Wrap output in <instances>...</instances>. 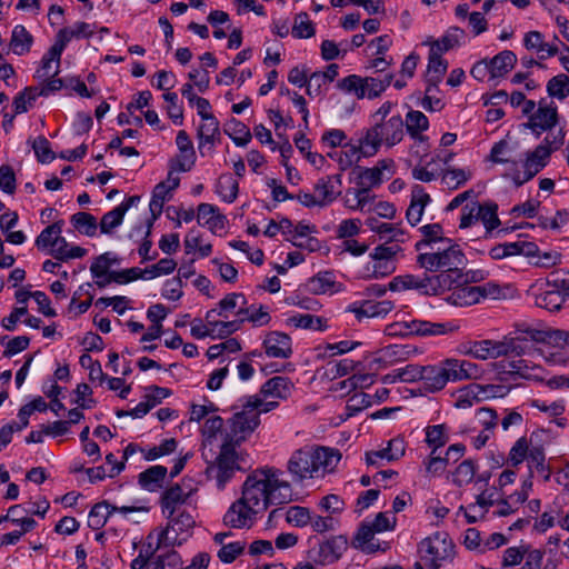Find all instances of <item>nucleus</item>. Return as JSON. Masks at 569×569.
Here are the masks:
<instances>
[{
	"mask_svg": "<svg viewBox=\"0 0 569 569\" xmlns=\"http://www.w3.org/2000/svg\"><path fill=\"white\" fill-rule=\"evenodd\" d=\"M246 548V542L242 540H237L234 543H223V546L218 550L217 557L223 563L233 562L240 555L243 553Z\"/></svg>",
	"mask_w": 569,
	"mask_h": 569,
	"instance_id": "864d4df0",
	"label": "nucleus"
},
{
	"mask_svg": "<svg viewBox=\"0 0 569 569\" xmlns=\"http://www.w3.org/2000/svg\"><path fill=\"white\" fill-rule=\"evenodd\" d=\"M448 69V62L442 59L437 50H430L428 57V67L426 72V81L441 82Z\"/></svg>",
	"mask_w": 569,
	"mask_h": 569,
	"instance_id": "473e14b6",
	"label": "nucleus"
},
{
	"mask_svg": "<svg viewBox=\"0 0 569 569\" xmlns=\"http://www.w3.org/2000/svg\"><path fill=\"white\" fill-rule=\"evenodd\" d=\"M63 221H57L47 228H44L41 233L36 239V246L38 248H47L52 247V242H54V238H57L62 232Z\"/></svg>",
	"mask_w": 569,
	"mask_h": 569,
	"instance_id": "052dcab7",
	"label": "nucleus"
},
{
	"mask_svg": "<svg viewBox=\"0 0 569 569\" xmlns=\"http://www.w3.org/2000/svg\"><path fill=\"white\" fill-rule=\"evenodd\" d=\"M239 184L230 174H222L217 182L216 191L228 203L236 200Z\"/></svg>",
	"mask_w": 569,
	"mask_h": 569,
	"instance_id": "58836bf2",
	"label": "nucleus"
},
{
	"mask_svg": "<svg viewBox=\"0 0 569 569\" xmlns=\"http://www.w3.org/2000/svg\"><path fill=\"white\" fill-rule=\"evenodd\" d=\"M167 472L163 466H152L139 475V485L149 491H157L162 487Z\"/></svg>",
	"mask_w": 569,
	"mask_h": 569,
	"instance_id": "7c9ffc66",
	"label": "nucleus"
},
{
	"mask_svg": "<svg viewBox=\"0 0 569 569\" xmlns=\"http://www.w3.org/2000/svg\"><path fill=\"white\" fill-rule=\"evenodd\" d=\"M531 551V548L526 545H521L519 547H509L503 551L502 557V566L503 567H515L521 563V561L527 557L528 552Z\"/></svg>",
	"mask_w": 569,
	"mask_h": 569,
	"instance_id": "6e6d98bb",
	"label": "nucleus"
},
{
	"mask_svg": "<svg viewBox=\"0 0 569 569\" xmlns=\"http://www.w3.org/2000/svg\"><path fill=\"white\" fill-rule=\"evenodd\" d=\"M491 70V78H500L513 69L517 56L510 50H503L488 60Z\"/></svg>",
	"mask_w": 569,
	"mask_h": 569,
	"instance_id": "c85d7f7f",
	"label": "nucleus"
},
{
	"mask_svg": "<svg viewBox=\"0 0 569 569\" xmlns=\"http://www.w3.org/2000/svg\"><path fill=\"white\" fill-rule=\"evenodd\" d=\"M315 32V26L309 19L308 13H298L295 18V23L291 31L292 36L297 39H307L313 37Z\"/></svg>",
	"mask_w": 569,
	"mask_h": 569,
	"instance_id": "49530a36",
	"label": "nucleus"
},
{
	"mask_svg": "<svg viewBox=\"0 0 569 569\" xmlns=\"http://www.w3.org/2000/svg\"><path fill=\"white\" fill-rule=\"evenodd\" d=\"M558 119L557 106L552 101L548 102L546 99H541L526 126L539 137L542 132L551 131L558 124Z\"/></svg>",
	"mask_w": 569,
	"mask_h": 569,
	"instance_id": "ddd939ff",
	"label": "nucleus"
},
{
	"mask_svg": "<svg viewBox=\"0 0 569 569\" xmlns=\"http://www.w3.org/2000/svg\"><path fill=\"white\" fill-rule=\"evenodd\" d=\"M338 87L348 93H353L358 99L365 98L363 78L360 76H348L338 82Z\"/></svg>",
	"mask_w": 569,
	"mask_h": 569,
	"instance_id": "0e129e2a",
	"label": "nucleus"
},
{
	"mask_svg": "<svg viewBox=\"0 0 569 569\" xmlns=\"http://www.w3.org/2000/svg\"><path fill=\"white\" fill-rule=\"evenodd\" d=\"M448 300L456 306H471L479 302V290L477 286H455Z\"/></svg>",
	"mask_w": 569,
	"mask_h": 569,
	"instance_id": "2f4dec72",
	"label": "nucleus"
},
{
	"mask_svg": "<svg viewBox=\"0 0 569 569\" xmlns=\"http://www.w3.org/2000/svg\"><path fill=\"white\" fill-rule=\"evenodd\" d=\"M239 320L251 322L256 327L267 326L271 321L269 308L263 305H250V313L248 317H241Z\"/></svg>",
	"mask_w": 569,
	"mask_h": 569,
	"instance_id": "13d9d810",
	"label": "nucleus"
},
{
	"mask_svg": "<svg viewBox=\"0 0 569 569\" xmlns=\"http://www.w3.org/2000/svg\"><path fill=\"white\" fill-rule=\"evenodd\" d=\"M72 226L82 234L93 237L97 233V219L88 212H77L71 216Z\"/></svg>",
	"mask_w": 569,
	"mask_h": 569,
	"instance_id": "ea45409f",
	"label": "nucleus"
},
{
	"mask_svg": "<svg viewBox=\"0 0 569 569\" xmlns=\"http://www.w3.org/2000/svg\"><path fill=\"white\" fill-rule=\"evenodd\" d=\"M527 460H528V467L530 469V473H532L533 470H536L537 472L547 471L546 465H545V461H546L545 450L541 446H532L528 451Z\"/></svg>",
	"mask_w": 569,
	"mask_h": 569,
	"instance_id": "338daca9",
	"label": "nucleus"
},
{
	"mask_svg": "<svg viewBox=\"0 0 569 569\" xmlns=\"http://www.w3.org/2000/svg\"><path fill=\"white\" fill-rule=\"evenodd\" d=\"M242 410L236 412L231 419L228 420L229 431L226 433L224 442H231L234 446L240 445L250 436L259 426L260 419L258 409L242 406Z\"/></svg>",
	"mask_w": 569,
	"mask_h": 569,
	"instance_id": "1a4fd4ad",
	"label": "nucleus"
},
{
	"mask_svg": "<svg viewBox=\"0 0 569 569\" xmlns=\"http://www.w3.org/2000/svg\"><path fill=\"white\" fill-rule=\"evenodd\" d=\"M412 350L406 345H389L380 349L377 353L376 361L385 366L393 365L407 360Z\"/></svg>",
	"mask_w": 569,
	"mask_h": 569,
	"instance_id": "a878e982",
	"label": "nucleus"
},
{
	"mask_svg": "<svg viewBox=\"0 0 569 569\" xmlns=\"http://www.w3.org/2000/svg\"><path fill=\"white\" fill-rule=\"evenodd\" d=\"M382 181L381 171L373 168H360L357 177V186L368 188L369 190L379 186Z\"/></svg>",
	"mask_w": 569,
	"mask_h": 569,
	"instance_id": "5fc2aeb1",
	"label": "nucleus"
},
{
	"mask_svg": "<svg viewBox=\"0 0 569 569\" xmlns=\"http://www.w3.org/2000/svg\"><path fill=\"white\" fill-rule=\"evenodd\" d=\"M471 178V172L465 169L448 168L442 171V182L451 189H457Z\"/></svg>",
	"mask_w": 569,
	"mask_h": 569,
	"instance_id": "09e8293b",
	"label": "nucleus"
},
{
	"mask_svg": "<svg viewBox=\"0 0 569 569\" xmlns=\"http://www.w3.org/2000/svg\"><path fill=\"white\" fill-rule=\"evenodd\" d=\"M342 188V176L340 173L325 176L317 180L313 191L321 202V208L332 203L340 194Z\"/></svg>",
	"mask_w": 569,
	"mask_h": 569,
	"instance_id": "4468645a",
	"label": "nucleus"
},
{
	"mask_svg": "<svg viewBox=\"0 0 569 569\" xmlns=\"http://www.w3.org/2000/svg\"><path fill=\"white\" fill-rule=\"evenodd\" d=\"M220 136L219 121L216 117H207V119L202 120V123L199 126L197 131V137L199 139L198 149L201 153L206 144L213 146L216 139Z\"/></svg>",
	"mask_w": 569,
	"mask_h": 569,
	"instance_id": "c756f323",
	"label": "nucleus"
},
{
	"mask_svg": "<svg viewBox=\"0 0 569 569\" xmlns=\"http://www.w3.org/2000/svg\"><path fill=\"white\" fill-rule=\"evenodd\" d=\"M341 459L337 449L327 447H303L292 452L287 463V470L292 481L302 482L306 479L332 472Z\"/></svg>",
	"mask_w": 569,
	"mask_h": 569,
	"instance_id": "7ed1b4c3",
	"label": "nucleus"
},
{
	"mask_svg": "<svg viewBox=\"0 0 569 569\" xmlns=\"http://www.w3.org/2000/svg\"><path fill=\"white\" fill-rule=\"evenodd\" d=\"M533 332H548V329H538L526 323L518 325L513 335L508 336L510 356L523 357L539 352L536 343H546V341L533 338Z\"/></svg>",
	"mask_w": 569,
	"mask_h": 569,
	"instance_id": "9b49d317",
	"label": "nucleus"
},
{
	"mask_svg": "<svg viewBox=\"0 0 569 569\" xmlns=\"http://www.w3.org/2000/svg\"><path fill=\"white\" fill-rule=\"evenodd\" d=\"M262 347L266 356L270 358L288 359L292 355L291 338L280 331L268 332Z\"/></svg>",
	"mask_w": 569,
	"mask_h": 569,
	"instance_id": "dca6fc26",
	"label": "nucleus"
},
{
	"mask_svg": "<svg viewBox=\"0 0 569 569\" xmlns=\"http://www.w3.org/2000/svg\"><path fill=\"white\" fill-rule=\"evenodd\" d=\"M545 551L541 549H531L525 558L520 569H556L555 566L543 565Z\"/></svg>",
	"mask_w": 569,
	"mask_h": 569,
	"instance_id": "774afa93",
	"label": "nucleus"
},
{
	"mask_svg": "<svg viewBox=\"0 0 569 569\" xmlns=\"http://www.w3.org/2000/svg\"><path fill=\"white\" fill-rule=\"evenodd\" d=\"M32 41V36L23 26L18 24L13 28L10 46L16 54L22 56L29 52Z\"/></svg>",
	"mask_w": 569,
	"mask_h": 569,
	"instance_id": "c9c22d12",
	"label": "nucleus"
},
{
	"mask_svg": "<svg viewBox=\"0 0 569 569\" xmlns=\"http://www.w3.org/2000/svg\"><path fill=\"white\" fill-rule=\"evenodd\" d=\"M550 156L545 147H536L532 151L528 152L523 162V168L527 170V179H532L539 173L547 166Z\"/></svg>",
	"mask_w": 569,
	"mask_h": 569,
	"instance_id": "cd10ccee",
	"label": "nucleus"
},
{
	"mask_svg": "<svg viewBox=\"0 0 569 569\" xmlns=\"http://www.w3.org/2000/svg\"><path fill=\"white\" fill-rule=\"evenodd\" d=\"M480 376L479 367L468 360L448 358L438 365L423 366L421 389L426 392L442 390L448 382L477 379Z\"/></svg>",
	"mask_w": 569,
	"mask_h": 569,
	"instance_id": "20e7f679",
	"label": "nucleus"
},
{
	"mask_svg": "<svg viewBox=\"0 0 569 569\" xmlns=\"http://www.w3.org/2000/svg\"><path fill=\"white\" fill-rule=\"evenodd\" d=\"M396 517L388 516L386 512H379L371 523H362L357 532L356 539L363 551L376 552L379 550V543L375 542V533L386 530H392L396 526Z\"/></svg>",
	"mask_w": 569,
	"mask_h": 569,
	"instance_id": "9d476101",
	"label": "nucleus"
},
{
	"mask_svg": "<svg viewBox=\"0 0 569 569\" xmlns=\"http://www.w3.org/2000/svg\"><path fill=\"white\" fill-rule=\"evenodd\" d=\"M116 510L117 507L110 505L108 501L96 503L89 512V527L94 530L101 529Z\"/></svg>",
	"mask_w": 569,
	"mask_h": 569,
	"instance_id": "f704fd0d",
	"label": "nucleus"
},
{
	"mask_svg": "<svg viewBox=\"0 0 569 569\" xmlns=\"http://www.w3.org/2000/svg\"><path fill=\"white\" fill-rule=\"evenodd\" d=\"M348 540L343 536H336L319 545L317 560L320 563H332L337 561L347 550Z\"/></svg>",
	"mask_w": 569,
	"mask_h": 569,
	"instance_id": "f3484780",
	"label": "nucleus"
},
{
	"mask_svg": "<svg viewBox=\"0 0 569 569\" xmlns=\"http://www.w3.org/2000/svg\"><path fill=\"white\" fill-rule=\"evenodd\" d=\"M533 338L552 347L569 349V331L566 330L548 329V332H533Z\"/></svg>",
	"mask_w": 569,
	"mask_h": 569,
	"instance_id": "a19ab883",
	"label": "nucleus"
},
{
	"mask_svg": "<svg viewBox=\"0 0 569 569\" xmlns=\"http://www.w3.org/2000/svg\"><path fill=\"white\" fill-rule=\"evenodd\" d=\"M192 489L186 491L182 486L176 483L166 489L161 496V508L166 517H171L178 510V507L187 501L191 496Z\"/></svg>",
	"mask_w": 569,
	"mask_h": 569,
	"instance_id": "a211bd4d",
	"label": "nucleus"
},
{
	"mask_svg": "<svg viewBox=\"0 0 569 569\" xmlns=\"http://www.w3.org/2000/svg\"><path fill=\"white\" fill-rule=\"evenodd\" d=\"M389 289L392 291L417 290L419 293L426 296L443 293L432 274L428 273L423 276L405 274L395 277L389 283Z\"/></svg>",
	"mask_w": 569,
	"mask_h": 569,
	"instance_id": "f8f14e48",
	"label": "nucleus"
},
{
	"mask_svg": "<svg viewBox=\"0 0 569 569\" xmlns=\"http://www.w3.org/2000/svg\"><path fill=\"white\" fill-rule=\"evenodd\" d=\"M480 212L481 203H479L478 201H471L469 203H466L462 208L459 228L466 229L480 221Z\"/></svg>",
	"mask_w": 569,
	"mask_h": 569,
	"instance_id": "4d7b16f0",
	"label": "nucleus"
},
{
	"mask_svg": "<svg viewBox=\"0 0 569 569\" xmlns=\"http://www.w3.org/2000/svg\"><path fill=\"white\" fill-rule=\"evenodd\" d=\"M405 455V445L400 439H391L388 446L380 450L369 451L366 453V461L368 465L378 466L379 460L393 461L398 460Z\"/></svg>",
	"mask_w": 569,
	"mask_h": 569,
	"instance_id": "4be33fe9",
	"label": "nucleus"
},
{
	"mask_svg": "<svg viewBox=\"0 0 569 569\" xmlns=\"http://www.w3.org/2000/svg\"><path fill=\"white\" fill-rule=\"evenodd\" d=\"M551 289L542 291L536 297V305L548 311L555 312L561 309L565 298L560 289L550 287Z\"/></svg>",
	"mask_w": 569,
	"mask_h": 569,
	"instance_id": "72a5a7b5",
	"label": "nucleus"
},
{
	"mask_svg": "<svg viewBox=\"0 0 569 569\" xmlns=\"http://www.w3.org/2000/svg\"><path fill=\"white\" fill-rule=\"evenodd\" d=\"M405 136V122L400 114L380 119L360 139L363 157L375 156L381 146L392 148L400 143Z\"/></svg>",
	"mask_w": 569,
	"mask_h": 569,
	"instance_id": "39448f33",
	"label": "nucleus"
},
{
	"mask_svg": "<svg viewBox=\"0 0 569 569\" xmlns=\"http://www.w3.org/2000/svg\"><path fill=\"white\" fill-rule=\"evenodd\" d=\"M419 552L431 569H439L443 561L452 559L455 545L447 533L436 532L419 543Z\"/></svg>",
	"mask_w": 569,
	"mask_h": 569,
	"instance_id": "6e6552de",
	"label": "nucleus"
},
{
	"mask_svg": "<svg viewBox=\"0 0 569 569\" xmlns=\"http://www.w3.org/2000/svg\"><path fill=\"white\" fill-rule=\"evenodd\" d=\"M485 389L477 383H471L458 391L455 406L459 409H467L481 400Z\"/></svg>",
	"mask_w": 569,
	"mask_h": 569,
	"instance_id": "e433bc0d",
	"label": "nucleus"
},
{
	"mask_svg": "<svg viewBox=\"0 0 569 569\" xmlns=\"http://www.w3.org/2000/svg\"><path fill=\"white\" fill-rule=\"evenodd\" d=\"M239 305H247V299L242 293H228L223 299L218 302V317L224 319L229 318L231 313H234Z\"/></svg>",
	"mask_w": 569,
	"mask_h": 569,
	"instance_id": "79ce46f5",
	"label": "nucleus"
},
{
	"mask_svg": "<svg viewBox=\"0 0 569 569\" xmlns=\"http://www.w3.org/2000/svg\"><path fill=\"white\" fill-rule=\"evenodd\" d=\"M419 231L422 234V239L415 244L416 250L419 252H423L422 250L426 248L433 250V246L439 242L442 244L447 243L448 238L443 237V229L439 223L425 224Z\"/></svg>",
	"mask_w": 569,
	"mask_h": 569,
	"instance_id": "393cba45",
	"label": "nucleus"
},
{
	"mask_svg": "<svg viewBox=\"0 0 569 569\" xmlns=\"http://www.w3.org/2000/svg\"><path fill=\"white\" fill-rule=\"evenodd\" d=\"M430 201V196L419 184L412 188L411 202L407 209L406 217L411 226L420 222L425 208Z\"/></svg>",
	"mask_w": 569,
	"mask_h": 569,
	"instance_id": "5701e85b",
	"label": "nucleus"
},
{
	"mask_svg": "<svg viewBox=\"0 0 569 569\" xmlns=\"http://www.w3.org/2000/svg\"><path fill=\"white\" fill-rule=\"evenodd\" d=\"M286 519L296 527H306L311 521V513L308 508L292 506L288 509Z\"/></svg>",
	"mask_w": 569,
	"mask_h": 569,
	"instance_id": "69168bd1",
	"label": "nucleus"
},
{
	"mask_svg": "<svg viewBox=\"0 0 569 569\" xmlns=\"http://www.w3.org/2000/svg\"><path fill=\"white\" fill-rule=\"evenodd\" d=\"M240 460L242 459L236 452V446L223 441L216 463L209 465L206 470L208 477L216 479V486L219 490L224 489L234 472L241 469Z\"/></svg>",
	"mask_w": 569,
	"mask_h": 569,
	"instance_id": "0eeeda50",
	"label": "nucleus"
},
{
	"mask_svg": "<svg viewBox=\"0 0 569 569\" xmlns=\"http://www.w3.org/2000/svg\"><path fill=\"white\" fill-rule=\"evenodd\" d=\"M290 322L295 327L302 329L325 331L328 328L326 319L313 315L292 316Z\"/></svg>",
	"mask_w": 569,
	"mask_h": 569,
	"instance_id": "37998d69",
	"label": "nucleus"
},
{
	"mask_svg": "<svg viewBox=\"0 0 569 569\" xmlns=\"http://www.w3.org/2000/svg\"><path fill=\"white\" fill-rule=\"evenodd\" d=\"M61 56H51V50L42 57L41 67L36 71L37 79H48L59 73Z\"/></svg>",
	"mask_w": 569,
	"mask_h": 569,
	"instance_id": "de8ad7c7",
	"label": "nucleus"
},
{
	"mask_svg": "<svg viewBox=\"0 0 569 569\" xmlns=\"http://www.w3.org/2000/svg\"><path fill=\"white\" fill-rule=\"evenodd\" d=\"M403 122L408 134L413 140L421 143H426L428 141V137L422 134L429 128V120L423 112L419 110H410L406 114V120Z\"/></svg>",
	"mask_w": 569,
	"mask_h": 569,
	"instance_id": "412c9836",
	"label": "nucleus"
},
{
	"mask_svg": "<svg viewBox=\"0 0 569 569\" xmlns=\"http://www.w3.org/2000/svg\"><path fill=\"white\" fill-rule=\"evenodd\" d=\"M445 431V425H435L427 428L426 442L428 446L433 447L432 455L436 453L438 448H441L447 443L448 437Z\"/></svg>",
	"mask_w": 569,
	"mask_h": 569,
	"instance_id": "3c124183",
	"label": "nucleus"
},
{
	"mask_svg": "<svg viewBox=\"0 0 569 569\" xmlns=\"http://www.w3.org/2000/svg\"><path fill=\"white\" fill-rule=\"evenodd\" d=\"M465 37V31L459 27H450L446 33L438 40L429 37L422 44L429 46L430 50H437L442 54L460 44V40Z\"/></svg>",
	"mask_w": 569,
	"mask_h": 569,
	"instance_id": "b1692460",
	"label": "nucleus"
},
{
	"mask_svg": "<svg viewBox=\"0 0 569 569\" xmlns=\"http://www.w3.org/2000/svg\"><path fill=\"white\" fill-rule=\"evenodd\" d=\"M293 390V383L289 378L276 376L263 383L259 396L249 397L246 407L258 409L259 412H269L279 405L277 399H287Z\"/></svg>",
	"mask_w": 569,
	"mask_h": 569,
	"instance_id": "423d86ee",
	"label": "nucleus"
},
{
	"mask_svg": "<svg viewBox=\"0 0 569 569\" xmlns=\"http://www.w3.org/2000/svg\"><path fill=\"white\" fill-rule=\"evenodd\" d=\"M40 96L38 92V88L28 87L22 92H20L13 100V108L17 114L27 112L29 107L36 101V99Z\"/></svg>",
	"mask_w": 569,
	"mask_h": 569,
	"instance_id": "8fccbe9b",
	"label": "nucleus"
},
{
	"mask_svg": "<svg viewBox=\"0 0 569 569\" xmlns=\"http://www.w3.org/2000/svg\"><path fill=\"white\" fill-rule=\"evenodd\" d=\"M476 470L477 466L471 459L463 460L452 473V482L458 487L470 483Z\"/></svg>",
	"mask_w": 569,
	"mask_h": 569,
	"instance_id": "c03bdc74",
	"label": "nucleus"
},
{
	"mask_svg": "<svg viewBox=\"0 0 569 569\" xmlns=\"http://www.w3.org/2000/svg\"><path fill=\"white\" fill-rule=\"evenodd\" d=\"M197 220L199 224L206 226L211 232H217L226 227V216L219 212V209L210 203H200L197 209Z\"/></svg>",
	"mask_w": 569,
	"mask_h": 569,
	"instance_id": "6ab92c4d",
	"label": "nucleus"
},
{
	"mask_svg": "<svg viewBox=\"0 0 569 569\" xmlns=\"http://www.w3.org/2000/svg\"><path fill=\"white\" fill-rule=\"evenodd\" d=\"M123 217V208H119L118 206L104 213L99 223L101 232L111 233L113 229L122 223Z\"/></svg>",
	"mask_w": 569,
	"mask_h": 569,
	"instance_id": "603ef678",
	"label": "nucleus"
},
{
	"mask_svg": "<svg viewBox=\"0 0 569 569\" xmlns=\"http://www.w3.org/2000/svg\"><path fill=\"white\" fill-rule=\"evenodd\" d=\"M499 369V379L501 381H510L515 380L517 377L523 379H530L531 376L529 370L532 368L527 360L517 359V360H502L497 365Z\"/></svg>",
	"mask_w": 569,
	"mask_h": 569,
	"instance_id": "aec40b11",
	"label": "nucleus"
},
{
	"mask_svg": "<svg viewBox=\"0 0 569 569\" xmlns=\"http://www.w3.org/2000/svg\"><path fill=\"white\" fill-rule=\"evenodd\" d=\"M498 206L492 202L481 203V212L479 213L480 221L483 223L488 232L492 231L500 224L497 214Z\"/></svg>",
	"mask_w": 569,
	"mask_h": 569,
	"instance_id": "bf43d9fd",
	"label": "nucleus"
},
{
	"mask_svg": "<svg viewBox=\"0 0 569 569\" xmlns=\"http://www.w3.org/2000/svg\"><path fill=\"white\" fill-rule=\"evenodd\" d=\"M489 160L493 163L511 162L513 166H517V162L511 160V149L506 140H500L492 146Z\"/></svg>",
	"mask_w": 569,
	"mask_h": 569,
	"instance_id": "680f3d73",
	"label": "nucleus"
},
{
	"mask_svg": "<svg viewBox=\"0 0 569 569\" xmlns=\"http://www.w3.org/2000/svg\"><path fill=\"white\" fill-rule=\"evenodd\" d=\"M196 159L197 157L194 149H190L188 151H179V154L170 160L169 166L172 170L187 172L190 171L194 166Z\"/></svg>",
	"mask_w": 569,
	"mask_h": 569,
	"instance_id": "e2e57ef3",
	"label": "nucleus"
},
{
	"mask_svg": "<svg viewBox=\"0 0 569 569\" xmlns=\"http://www.w3.org/2000/svg\"><path fill=\"white\" fill-rule=\"evenodd\" d=\"M281 475L282 471L274 468L251 472L242 485L241 497L224 513L223 523L236 529L250 528L257 515L264 512L269 506L291 502V486L280 478Z\"/></svg>",
	"mask_w": 569,
	"mask_h": 569,
	"instance_id": "f257e3e1",
	"label": "nucleus"
},
{
	"mask_svg": "<svg viewBox=\"0 0 569 569\" xmlns=\"http://www.w3.org/2000/svg\"><path fill=\"white\" fill-rule=\"evenodd\" d=\"M416 262L427 272L435 273L432 277L443 293L468 281L465 273L468 260L460 246L451 239H447L443 247L420 252Z\"/></svg>",
	"mask_w": 569,
	"mask_h": 569,
	"instance_id": "f03ea898",
	"label": "nucleus"
},
{
	"mask_svg": "<svg viewBox=\"0 0 569 569\" xmlns=\"http://www.w3.org/2000/svg\"><path fill=\"white\" fill-rule=\"evenodd\" d=\"M87 253V250L78 247L70 246L68 241L59 234L54 238L50 254L57 260L67 261L69 259L82 258Z\"/></svg>",
	"mask_w": 569,
	"mask_h": 569,
	"instance_id": "bb28decb",
	"label": "nucleus"
},
{
	"mask_svg": "<svg viewBox=\"0 0 569 569\" xmlns=\"http://www.w3.org/2000/svg\"><path fill=\"white\" fill-rule=\"evenodd\" d=\"M168 526L160 532V542L174 543L178 536L188 535L194 526L193 517L187 511H180L177 516L167 517Z\"/></svg>",
	"mask_w": 569,
	"mask_h": 569,
	"instance_id": "2eb2a0df",
	"label": "nucleus"
},
{
	"mask_svg": "<svg viewBox=\"0 0 569 569\" xmlns=\"http://www.w3.org/2000/svg\"><path fill=\"white\" fill-rule=\"evenodd\" d=\"M548 94L563 100L569 96V77L565 73L552 77L547 83Z\"/></svg>",
	"mask_w": 569,
	"mask_h": 569,
	"instance_id": "a18cd8bd",
	"label": "nucleus"
},
{
	"mask_svg": "<svg viewBox=\"0 0 569 569\" xmlns=\"http://www.w3.org/2000/svg\"><path fill=\"white\" fill-rule=\"evenodd\" d=\"M393 76L391 73L383 74L382 77H366L363 78L365 97L369 99L377 98L386 90L391 83Z\"/></svg>",
	"mask_w": 569,
	"mask_h": 569,
	"instance_id": "4c0bfd02",
	"label": "nucleus"
}]
</instances>
